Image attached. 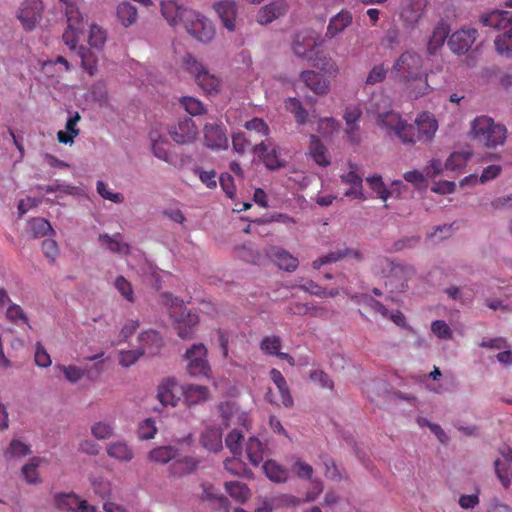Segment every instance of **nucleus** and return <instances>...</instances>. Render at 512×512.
Wrapping results in <instances>:
<instances>
[{
    "label": "nucleus",
    "instance_id": "nucleus-9",
    "mask_svg": "<svg viewBox=\"0 0 512 512\" xmlns=\"http://www.w3.org/2000/svg\"><path fill=\"white\" fill-rule=\"evenodd\" d=\"M44 7L41 0H24L18 10L17 18L26 31H32L42 19Z\"/></svg>",
    "mask_w": 512,
    "mask_h": 512
},
{
    "label": "nucleus",
    "instance_id": "nucleus-33",
    "mask_svg": "<svg viewBox=\"0 0 512 512\" xmlns=\"http://www.w3.org/2000/svg\"><path fill=\"white\" fill-rule=\"evenodd\" d=\"M81 502H86L78 498V495L73 492L56 494L55 505L56 508L63 512H74L76 508L81 506Z\"/></svg>",
    "mask_w": 512,
    "mask_h": 512
},
{
    "label": "nucleus",
    "instance_id": "nucleus-60",
    "mask_svg": "<svg viewBox=\"0 0 512 512\" xmlns=\"http://www.w3.org/2000/svg\"><path fill=\"white\" fill-rule=\"evenodd\" d=\"M114 287H116V290H118L119 294L123 296L124 300L128 301L129 303L134 302V292L132 291V286H130L129 281L126 280L123 276L116 278V281H114Z\"/></svg>",
    "mask_w": 512,
    "mask_h": 512
},
{
    "label": "nucleus",
    "instance_id": "nucleus-30",
    "mask_svg": "<svg viewBox=\"0 0 512 512\" xmlns=\"http://www.w3.org/2000/svg\"><path fill=\"white\" fill-rule=\"evenodd\" d=\"M118 21L122 26L128 28L136 23L138 19V12L135 6L129 2H121L116 9Z\"/></svg>",
    "mask_w": 512,
    "mask_h": 512
},
{
    "label": "nucleus",
    "instance_id": "nucleus-51",
    "mask_svg": "<svg viewBox=\"0 0 512 512\" xmlns=\"http://www.w3.org/2000/svg\"><path fill=\"white\" fill-rule=\"evenodd\" d=\"M5 318L15 325H29V318H27V315L23 312L22 308L16 304H10L9 307H7V311H5Z\"/></svg>",
    "mask_w": 512,
    "mask_h": 512
},
{
    "label": "nucleus",
    "instance_id": "nucleus-64",
    "mask_svg": "<svg viewBox=\"0 0 512 512\" xmlns=\"http://www.w3.org/2000/svg\"><path fill=\"white\" fill-rule=\"evenodd\" d=\"M310 379L313 383L320 385L321 388L332 390L333 380L322 370H313L310 373Z\"/></svg>",
    "mask_w": 512,
    "mask_h": 512
},
{
    "label": "nucleus",
    "instance_id": "nucleus-17",
    "mask_svg": "<svg viewBox=\"0 0 512 512\" xmlns=\"http://www.w3.org/2000/svg\"><path fill=\"white\" fill-rule=\"evenodd\" d=\"M204 139L207 147L211 149H226L228 147L227 135L219 124L207 123L204 126Z\"/></svg>",
    "mask_w": 512,
    "mask_h": 512
},
{
    "label": "nucleus",
    "instance_id": "nucleus-61",
    "mask_svg": "<svg viewBox=\"0 0 512 512\" xmlns=\"http://www.w3.org/2000/svg\"><path fill=\"white\" fill-rule=\"evenodd\" d=\"M388 69L383 65H375L369 72L365 83L367 85H375L385 80Z\"/></svg>",
    "mask_w": 512,
    "mask_h": 512
},
{
    "label": "nucleus",
    "instance_id": "nucleus-10",
    "mask_svg": "<svg viewBox=\"0 0 512 512\" xmlns=\"http://www.w3.org/2000/svg\"><path fill=\"white\" fill-rule=\"evenodd\" d=\"M321 44L312 31H302L296 34L292 50L297 57L311 61L316 56V48Z\"/></svg>",
    "mask_w": 512,
    "mask_h": 512
},
{
    "label": "nucleus",
    "instance_id": "nucleus-38",
    "mask_svg": "<svg viewBox=\"0 0 512 512\" xmlns=\"http://www.w3.org/2000/svg\"><path fill=\"white\" fill-rule=\"evenodd\" d=\"M224 489L234 500L241 503L248 501L249 489L246 484L240 481L224 482Z\"/></svg>",
    "mask_w": 512,
    "mask_h": 512
},
{
    "label": "nucleus",
    "instance_id": "nucleus-43",
    "mask_svg": "<svg viewBox=\"0 0 512 512\" xmlns=\"http://www.w3.org/2000/svg\"><path fill=\"white\" fill-rule=\"evenodd\" d=\"M140 260L141 265V276L152 281V285L159 289V277L163 274V270L158 269L156 266L151 264L147 258H136Z\"/></svg>",
    "mask_w": 512,
    "mask_h": 512
},
{
    "label": "nucleus",
    "instance_id": "nucleus-2",
    "mask_svg": "<svg viewBox=\"0 0 512 512\" xmlns=\"http://www.w3.org/2000/svg\"><path fill=\"white\" fill-rule=\"evenodd\" d=\"M391 73L415 98L429 93L432 89L428 82V73L423 68V58L414 51H404L394 62Z\"/></svg>",
    "mask_w": 512,
    "mask_h": 512
},
{
    "label": "nucleus",
    "instance_id": "nucleus-50",
    "mask_svg": "<svg viewBox=\"0 0 512 512\" xmlns=\"http://www.w3.org/2000/svg\"><path fill=\"white\" fill-rule=\"evenodd\" d=\"M260 351L265 354H277L282 349V340L280 336L269 335L262 338L260 341Z\"/></svg>",
    "mask_w": 512,
    "mask_h": 512
},
{
    "label": "nucleus",
    "instance_id": "nucleus-12",
    "mask_svg": "<svg viewBox=\"0 0 512 512\" xmlns=\"http://www.w3.org/2000/svg\"><path fill=\"white\" fill-rule=\"evenodd\" d=\"M477 34V30L474 28L459 29L450 35L447 45L453 53L465 54L476 41Z\"/></svg>",
    "mask_w": 512,
    "mask_h": 512
},
{
    "label": "nucleus",
    "instance_id": "nucleus-29",
    "mask_svg": "<svg viewBox=\"0 0 512 512\" xmlns=\"http://www.w3.org/2000/svg\"><path fill=\"white\" fill-rule=\"evenodd\" d=\"M198 461L191 457L185 456L179 458L170 465V473L175 477H181L185 475H189L197 469Z\"/></svg>",
    "mask_w": 512,
    "mask_h": 512
},
{
    "label": "nucleus",
    "instance_id": "nucleus-40",
    "mask_svg": "<svg viewBox=\"0 0 512 512\" xmlns=\"http://www.w3.org/2000/svg\"><path fill=\"white\" fill-rule=\"evenodd\" d=\"M495 49L498 54L511 57L512 56V27L504 33L499 34L494 40Z\"/></svg>",
    "mask_w": 512,
    "mask_h": 512
},
{
    "label": "nucleus",
    "instance_id": "nucleus-7",
    "mask_svg": "<svg viewBox=\"0 0 512 512\" xmlns=\"http://www.w3.org/2000/svg\"><path fill=\"white\" fill-rule=\"evenodd\" d=\"M168 134L175 143L188 145L197 140L199 131L191 118L183 117L168 127Z\"/></svg>",
    "mask_w": 512,
    "mask_h": 512
},
{
    "label": "nucleus",
    "instance_id": "nucleus-28",
    "mask_svg": "<svg viewBox=\"0 0 512 512\" xmlns=\"http://www.w3.org/2000/svg\"><path fill=\"white\" fill-rule=\"evenodd\" d=\"M285 108L288 112L294 115L295 121L298 125H305L310 121L312 115L303 107L301 101L295 97H290L285 100Z\"/></svg>",
    "mask_w": 512,
    "mask_h": 512
},
{
    "label": "nucleus",
    "instance_id": "nucleus-23",
    "mask_svg": "<svg viewBox=\"0 0 512 512\" xmlns=\"http://www.w3.org/2000/svg\"><path fill=\"white\" fill-rule=\"evenodd\" d=\"M182 396H184L187 406H196L209 399V390L203 385H187L182 390Z\"/></svg>",
    "mask_w": 512,
    "mask_h": 512
},
{
    "label": "nucleus",
    "instance_id": "nucleus-26",
    "mask_svg": "<svg viewBox=\"0 0 512 512\" xmlns=\"http://www.w3.org/2000/svg\"><path fill=\"white\" fill-rule=\"evenodd\" d=\"M448 35H449V27L444 23L438 24L434 28L432 35L428 41V44H427L428 53L430 55H435L438 52V50L443 46Z\"/></svg>",
    "mask_w": 512,
    "mask_h": 512
},
{
    "label": "nucleus",
    "instance_id": "nucleus-4",
    "mask_svg": "<svg viewBox=\"0 0 512 512\" xmlns=\"http://www.w3.org/2000/svg\"><path fill=\"white\" fill-rule=\"evenodd\" d=\"M184 68L194 76L197 85L207 93L218 92L220 88L219 78L210 73L206 65L188 54L183 60Z\"/></svg>",
    "mask_w": 512,
    "mask_h": 512
},
{
    "label": "nucleus",
    "instance_id": "nucleus-21",
    "mask_svg": "<svg viewBox=\"0 0 512 512\" xmlns=\"http://www.w3.org/2000/svg\"><path fill=\"white\" fill-rule=\"evenodd\" d=\"M201 445L212 453H217L222 448V431L217 426L204 428L201 434Z\"/></svg>",
    "mask_w": 512,
    "mask_h": 512
},
{
    "label": "nucleus",
    "instance_id": "nucleus-24",
    "mask_svg": "<svg viewBox=\"0 0 512 512\" xmlns=\"http://www.w3.org/2000/svg\"><path fill=\"white\" fill-rule=\"evenodd\" d=\"M300 77L306 86L316 94H325L329 89L328 82H326L322 76L315 71H303Z\"/></svg>",
    "mask_w": 512,
    "mask_h": 512
},
{
    "label": "nucleus",
    "instance_id": "nucleus-15",
    "mask_svg": "<svg viewBox=\"0 0 512 512\" xmlns=\"http://www.w3.org/2000/svg\"><path fill=\"white\" fill-rule=\"evenodd\" d=\"M223 26L230 32L237 29V7L234 1L223 0L213 5Z\"/></svg>",
    "mask_w": 512,
    "mask_h": 512
},
{
    "label": "nucleus",
    "instance_id": "nucleus-34",
    "mask_svg": "<svg viewBox=\"0 0 512 512\" xmlns=\"http://www.w3.org/2000/svg\"><path fill=\"white\" fill-rule=\"evenodd\" d=\"M101 357H103V352L85 357V360L94 362L91 366L82 367V372L87 375V380L90 382H95L98 377H100L101 373H103V361Z\"/></svg>",
    "mask_w": 512,
    "mask_h": 512
},
{
    "label": "nucleus",
    "instance_id": "nucleus-53",
    "mask_svg": "<svg viewBox=\"0 0 512 512\" xmlns=\"http://www.w3.org/2000/svg\"><path fill=\"white\" fill-rule=\"evenodd\" d=\"M471 157L470 152H454L445 162V168L449 170H458L464 167Z\"/></svg>",
    "mask_w": 512,
    "mask_h": 512
},
{
    "label": "nucleus",
    "instance_id": "nucleus-25",
    "mask_svg": "<svg viewBox=\"0 0 512 512\" xmlns=\"http://www.w3.org/2000/svg\"><path fill=\"white\" fill-rule=\"evenodd\" d=\"M391 100L389 97L377 93L373 94L367 104V112L376 117V120L379 119L385 112L390 111Z\"/></svg>",
    "mask_w": 512,
    "mask_h": 512
},
{
    "label": "nucleus",
    "instance_id": "nucleus-16",
    "mask_svg": "<svg viewBox=\"0 0 512 512\" xmlns=\"http://www.w3.org/2000/svg\"><path fill=\"white\" fill-rule=\"evenodd\" d=\"M183 388L176 384L175 380L167 379L158 385L157 398L164 406L175 407L180 401Z\"/></svg>",
    "mask_w": 512,
    "mask_h": 512
},
{
    "label": "nucleus",
    "instance_id": "nucleus-42",
    "mask_svg": "<svg viewBox=\"0 0 512 512\" xmlns=\"http://www.w3.org/2000/svg\"><path fill=\"white\" fill-rule=\"evenodd\" d=\"M107 455L118 461L129 462L132 457V450L123 442H115L107 446Z\"/></svg>",
    "mask_w": 512,
    "mask_h": 512
},
{
    "label": "nucleus",
    "instance_id": "nucleus-20",
    "mask_svg": "<svg viewBox=\"0 0 512 512\" xmlns=\"http://www.w3.org/2000/svg\"><path fill=\"white\" fill-rule=\"evenodd\" d=\"M161 347H163V339L157 331L149 329L141 332L140 348L136 350H143L146 356H154L158 354Z\"/></svg>",
    "mask_w": 512,
    "mask_h": 512
},
{
    "label": "nucleus",
    "instance_id": "nucleus-37",
    "mask_svg": "<svg viewBox=\"0 0 512 512\" xmlns=\"http://www.w3.org/2000/svg\"><path fill=\"white\" fill-rule=\"evenodd\" d=\"M264 473L272 482L284 483L287 481V470L273 460L265 461Z\"/></svg>",
    "mask_w": 512,
    "mask_h": 512
},
{
    "label": "nucleus",
    "instance_id": "nucleus-49",
    "mask_svg": "<svg viewBox=\"0 0 512 512\" xmlns=\"http://www.w3.org/2000/svg\"><path fill=\"white\" fill-rule=\"evenodd\" d=\"M90 433L95 439L102 441L111 438L113 435V426L109 421H98L90 427Z\"/></svg>",
    "mask_w": 512,
    "mask_h": 512
},
{
    "label": "nucleus",
    "instance_id": "nucleus-32",
    "mask_svg": "<svg viewBox=\"0 0 512 512\" xmlns=\"http://www.w3.org/2000/svg\"><path fill=\"white\" fill-rule=\"evenodd\" d=\"M245 453L250 463L254 466H258L263 462V456H265V448L263 444L256 437H250L245 446Z\"/></svg>",
    "mask_w": 512,
    "mask_h": 512
},
{
    "label": "nucleus",
    "instance_id": "nucleus-8",
    "mask_svg": "<svg viewBox=\"0 0 512 512\" xmlns=\"http://www.w3.org/2000/svg\"><path fill=\"white\" fill-rule=\"evenodd\" d=\"M183 27L191 36L203 43L210 42L215 35L211 21L196 11L193 17L184 22Z\"/></svg>",
    "mask_w": 512,
    "mask_h": 512
},
{
    "label": "nucleus",
    "instance_id": "nucleus-11",
    "mask_svg": "<svg viewBox=\"0 0 512 512\" xmlns=\"http://www.w3.org/2000/svg\"><path fill=\"white\" fill-rule=\"evenodd\" d=\"M65 13L68 25L63 33V41L70 49H75L78 42V35L82 32L84 27L83 18L74 5H67Z\"/></svg>",
    "mask_w": 512,
    "mask_h": 512
},
{
    "label": "nucleus",
    "instance_id": "nucleus-19",
    "mask_svg": "<svg viewBox=\"0 0 512 512\" xmlns=\"http://www.w3.org/2000/svg\"><path fill=\"white\" fill-rule=\"evenodd\" d=\"M480 21L485 27L508 30L512 25V14L508 11L494 10L483 15Z\"/></svg>",
    "mask_w": 512,
    "mask_h": 512
},
{
    "label": "nucleus",
    "instance_id": "nucleus-56",
    "mask_svg": "<svg viewBox=\"0 0 512 512\" xmlns=\"http://www.w3.org/2000/svg\"><path fill=\"white\" fill-rule=\"evenodd\" d=\"M367 183L371 189L376 192L383 201H387L390 196V191L386 188L380 175H373L366 178Z\"/></svg>",
    "mask_w": 512,
    "mask_h": 512
},
{
    "label": "nucleus",
    "instance_id": "nucleus-6",
    "mask_svg": "<svg viewBox=\"0 0 512 512\" xmlns=\"http://www.w3.org/2000/svg\"><path fill=\"white\" fill-rule=\"evenodd\" d=\"M186 360L189 375L209 377L210 366L207 362V348L203 344H194L187 349Z\"/></svg>",
    "mask_w": 512,
    "mask_h": 512
},
{
    "label": "nucleus",
    "instance_id": "nucleus-55",
    "mask_svg": "<svg viewBox=\"0 0 512 512\" xmlns=\"http://www.w3.org/2000/svg\"><path fill=\"white\" fill-rule=\"evenodd\" d=\"M180 103L182 107L192 116H197L205 113L203 103L194 97H182Z\"/></svg>",
    "mask_w": 512,
    "mask_h": 512
},
{
    "label": "nucleus",
    "instance_id": "nucleus-59",
    "mask_svg": "<svg viewBox=\"0 0 512 512\" xmlns=\"http://www.w3.org/2000/svg\"><path fill=\"white\" fill-rule=\"evenodd\" d=\"M41 461L39 457H33L29 460L28 464L22 467V475H24L28 483L34 484L39 480V478H37V467Z\"/></svg>",
    "mask_w": 512,
    "mask_h": 512
},
{
    "label": "nucleus",
    "instance_id": "nucleus-58",
    "mask_svg": "<svg viewBox=\"0 0 512 512\" xmlns=\"http://www.w3.org/2000/svg\"><path fill=\"white\" fill-rule=\"evenodd\" d=\"M241 439H243V435L237 430H232L226 435L224 443H226V448L230 449L233 456L241 455V446L239 445Z\"/></svg>",
    "mask_w": 512,
    "mask_h": 512
},
{
    "label": "nucleus",
    "instance_id": "nucleus-5",
    "mask_svg": "<svg viewBox=\"0 0 512 512\" xmlns=\"http://www.w3.org/2000/svg\"><path fill=\"white\" fill-rule=\"evenodd\" d=\"M382 267L388 269L384 270V278H386V286L391 288V292H403L407 287V280L412 275V270L409 267L397 264L389 258H382Z\"/></svg>",
    "mask_w": 512,
    "mask_h": 512
},
{
    "label": "nucleus",
    "instance_id": "nucleus-13",
    "mask_svg": "<svg viewBox=\"0 0 512 512\" xmlns=\"http://www.w3.org/2000/svg\"><path fill=\"white\" fill-rule=\"evenodd\" d=\"M161 11L172 26H183L186 20L194 16V10L182 7L172 0L162 2Z\"/></svg>",
    "mask_w": 512,
    "mask_h": 512
},
{
    "label": "nucleus",
    "instance_id": "nucleus-48",
    "mask_svg": "<svg viewBox=\"0 0 512 512\" xmlns=\"http://www.w3.org/2000/svg\"><path fill=\"white\" fill-rule=\"evenodd\" d=\"M96 191L105 200L116 204H121L124 202V195L119 192H114L112 189H110L108 184L102 180H98L96 182Z\"/></svg>",
    "mask_w": 512,
    "mask_h": 512
},
{
    "label": "nucleus",
    "instance_id": "nucleus-3",
    "mask_svg": "<svg viewBox=\"0 0 512 512\" xmlns=\"http://www.w3.org/2000/svg\"><path fill=\"white\" fill-rule=\"evenodd\" d=\"M469 136L477 144L487 149H494L505 143L507 138V129L504 125L483 115L476 117L471 122Z\"/></svg>",
    "mask_w": 512,
    "mask_h": 512
},
{
    "label": "nucleus",
    "instance_id": "nucleus-52",
    "mask_svg": "<svg viewBox=\"0 0 512 512\" xmlns=\"http://www.w3.org/2000/svg\"><path fill=\"white\" fill-rule=\"evenodd\" d=\"M60 372L63 373V376H65V379H67L68 383L76 384L78 381L86 378V374L81 371V367L75 366V365H59L56 366Z\"/></svg>",
    "mask_w": 512,
    "mask_h": 512
},
{
    "label": "nucleus",
    "instance_id": "nucleus-45",
    "mask_svg": "<svg viewBox=\"0 0 512 512\" xmlns=\"http://www.w3.org/2000/svg\"><path fill=\"white\" fill-rule=\"evenodd\" d=\"M102 244L107 245L110 252L118 254H127L129 246L120 239V235L109 236L107 234L99 237Z\"/></svg>",
    "mask_w": 512,
    "mask_h": 512
},
{
    "label": "nucleus",
    "instance_id": "nucleus-35",
    "mask_svg": "<svg viewBox=\"0 0 512 512\" xmlns=\"http://www.w3.org/2000/svg\"><path fill=\"white\" fill-rule=\"evenodd\" d=\"M81 58V65L83 69L90 75L94 76L97 72L98 55L95 51L80 47L78 52Z\"/></svg>",
    "mask_w": 512,
    "mask_h": 512
},
{
    "label": "nucleus",
    "instance_id": "nucleus-54",
    "mask_svg": "<svg viewBox=\"0 0 512 512\" xmlns=\"http://www.w3.org/2000/svg\"><path fill=\"white\" fill-rule=\"evenodd\" d=\"M224 470L234 476H248L249 473L244 462L236 456L224 461Z\"/></svg>",
    "mask_w": 512,
    "mask_h": 512
},
{
    "label": "nucleus",
    "instance_id": "nucleus-36",
    "mask_svg": "<svg viewBox=\"0 0 512 512\" xmlns=\"http://www.w3.org/2000/svg\"><path fill=\"white\" fill-rule=\"evenodd\" d=\"M310 154L313 160L320 166L326 167L330 164L329 159L326 156V148L320 142L317 136H310Z\"/></svg>",
    "mask_w": 512,
    "mask_h": 512
},
{
    "label": "nucleus",
    "instance_id": "nucleus-18",
    "mask_svg": "<svg viewBox=\"0 0 512 512\" xmlns=\"http://www.w3.org/2000/svg\"><path fill=\"white\" fill-rule=\"evenodd\" d=\"M353 22L352 13L348 10H341L336 15L331 17L325 32L326 39H333L342 33Z\"/></svg>",
    "mask_w": 512,
    "mask_h": 512
},
{
    "label": "nucleus",
    "instance_id": "nucleus-31",
    "mask_svg": "<svg viewBox=\"0 0 512 512\" xmlns=\"http://www.w3.org/2000/svg\"><path fill=\"white\" fill-rule=\"evenodd\" d=\"M285 12V5L282 2H273L263 7L258 15L257 20L260 24H268L277 19Z\"/></svg>",
    "mask_w": 512,
    "mask_h": 512
},
{
    "label": "nucleus",
    "instance_id": "nucleus-62",
    "mask_svg": "<svg viewBox=\"0 0 512 512\" xmlns=\"http://www.w3.org/2000/svg\"><path fill=\"white\" fill-rule=\"evenodd\" d=\"M29 446L18 440L10 441L9 449H7L8 457L10 458H21L29 455Z\"/></svg>",
    "mask_w": 512,
    "mask_h": 512
},
{
    "label": "nucleus",
    "instance_id": "nucleus-44",
    "mask_svg": "<svg viewBox=\"0 0 512 512\" xmlns=\"http://www.w3.org/2000/svg\"><path fill=\"white\" fill-rule=\"evenodd\" d=\"M151 140H152V153L155 157L158 159L169 162L170 161V152H169V142L163 138L162 136L158 135L157 137H154L151 134Z\"/></svg>",
    "mask_w": 512,
    "mask_h": 512
},
{
    "label": "nucleus",
    "instance_id": "nucleus-22",
    "mask_svg": "<svg viewBox=\"0 0 512 512\" xmlns=\"http://www.w3.org/2000/svg\"><path fill=\"white\" fill-rule=\"evenodd\" d=\"M362 115V111L359 106L350 105L346 107L344 112V120L347 125L346 132L348 134L349 140L352 143L359 142V135L357 134L358 126L357 122L359 121Z\"/></svg>",
    "mask_w": 512,
    "mask_h": 512
},
{
    "label": "nucleus",
    "instance_id": "nucleus-27",
    "mask_svg": "<svg viewBox=\"0 0 512 512\" xmlns=\"http://www.w3.org/2000/svg\"><path fill=\"white\" fill-rule=\"evenodd\" d=\"M198 318L195 314H187L186 318H181L175 323V330L180 339L190 340L195 335V327L197 326Z\"/></svg>",
    "mask_w": 512,
    "mask_h": 512
},
{
    "label": "nucleus",
    "instance_id": "nucleus-57",
    "mask_svg": "<svg viewBox=\"0 0 512 512\" xmlns=\"http://www.w3.org/2000/svg\"><path fill=\"white\" fill-rule=\"evenodd\" d=\"M92 490L100 499L106 500L112 495V484L103 478H95L92 480Z\"/></svg>",
    "mask_w": 512,
    "mask_h": 512
},
{
    "label": "nucleus",
    "instance_id": "nucleus-1",
    "mask_svg": "<svg viewBox=\"0 0 512 512\" xmlns=\"http://www.w3.org/2000/svg\"><path fill=\"white\" fill-rule=\"evenodd\" d=\"M376 122L380 128L394 132L404 144L428 142L438 127L437 121L429 113L420 114L414 123L409 124L393 110L385 112Z\"/></svg>",
    "mask_w": 512,
    "mask_h": 512
},
{
    "label": "nucleus",
    "instance_id": "nucleus-39",
    "mask_svg": "<svg viewBox=\"0 0 512 512\" xmlns=\"http://www.w3.org/2000/svg\"><path fill=\"white\" fill-rule=\"evenodd\" d=\"M80 120L78 113H75L73 117H70L66 122V131H59L57 138L60 143L72 144L74 138L78 135L79 130L76 129L77 122Z\"/></svg>",
    "mask_w": 512,
    "mask_h": 512
},
{
    "label": "nucleus",
    "instance_id": "nucleus-41",
    "mask_svg": "<svg viewBox=\"0 0 512 512\" xmlns=\"http://www.w3.org/2000/svg\"><path fill=\"white\" fill-rule=\"evenodd\" d=\"M176 451L171 446H162L157 447L150 451L148 454V459L153 463H158L160 465H165L169 461L175 459Z\"/></svg>",
    "mask_w": 512,
    "mask_h": 512
},
{
    "label": "nucleus",
    "instance_id": "nucleus-14",
    "mask_svg": "<svg viewBox=\"0 0 512 512\" xmlns=\"http://www.w3.org/2000/svg\"><path fill=\"white\" fill-rule=\"evenodd\" d=\"M253 153L257 155L269 170L284 167L285 162L279 159L275 145L270 141H262L253 147Z\"/></svg>",
    "mask_w": 512,
    "mask_h": 512
},
{
    "label": "nucleus",
    "instance_id": "nucleus-47",
    "mask_svg": "<svg viewBox=\"0 0 512 512\" xmlns=\"http://www.w3.org/2000/svg\"><path fill=\"white\" fill-rule=\"evenodd\" d=\"M311 61H313L314 67L321 70L323 73L327 74L328 76H336L339 73V68H338L336 62L330 57H326V56L318 57L316 55V56H314V59H312Z\"/></svg>",
    "mask_w": 512,
    "mask_h": 512
},
{
    "label": "nucleus",
    "instance_id": "nucleus-63",
    "mask_svg": "<svg viewBox=\"0 0 512 512\" xmlns=\"http://www.w3.org/2000/svg\"><path fill=\"white\" fill-rule=\"evenodd\" d=\"M106 41L105 31L97 25L90 27L89 44L91 47L99 49Z\"/></svg>",
    "mask_w": 512,
    "mask_h": 512
},
{
    "label": "nucleus",
    "instance_id": "nucleus-46",
    "mask_svg": "<svg viewBox=\"0 0 512 512\" xmlns=\"http://www.w3.org/2000/svg\"><path fill=\"white\" fill-rule=\"evenodd\" d=\"M37 189L43 190L46 193L58 192L60 194L78 196L81 194V189L77 186H73L65 183H55L53 185H37Z\"/></svg>",
    "mask_w": 512,
    "mask_h": 512
}]
</instances>
